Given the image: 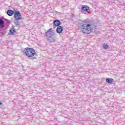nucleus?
Segmentation results:
<instances>
[{
	"mask_svg": "<svg viewBox=\"0 0 125 125\" xmlns=\"http://www.w3.org/2000/svg\"><path fill=\"white\" fill-rule=\"evenodd\" d=\"M80 27H83L81 28V31L83 34H90L92 32V25L89 23H87L85 21H82L79 23Z\"/></svg>",
	"mask_w": 125,
	"mask_h": 125,
	"instance_id": "obj_1",
	"label": "nucleus"
},
{
	"mask_svg": "<svg viewBox=\"0 0 125 125\" xmlns=\"http://www.w3.org/2000/svg\"><path fill=\"white\" fill-rule=\"evenodd\" d=\"M46 39L51 42H54L55 39V33L52 32V28H50L45 33Z\"/></svg>",
	"mask_w": 125,
	"mask_h": 125,
	"instance_id": "obj_2",
	"label": "nucleus"
},
{
	"mask_svg": "<svg viewBox=\"0 0 125 125\" xmlns=\"http://www.w3.org/2000/svg\"><path fill=\"white\" fill-rule=\"evenodd\" d=\"M24 51L26 56L30 58L35 56V55H36V51L33 48H25Z\"/></svg>",
	"mask_w": 125,
	"mask_h": 125,
	"instance_id": "obj_3",
	"label": "nucleus"
},
{
	"mask_svg": "<svg viewBox=\"0 0 125 125\" xmlns=\"http://www.w3.org/2000/svg\"><path fill=\"white\" fill-rule=\"evenodd\" d=\"M14 18H15L16 20H21V19L22 18V15H21V13H20L19 11H14Z\"/></svg>",
	"mask_w": 125,
	"mask_h": 125,
	"instance_id": "obj_4",
	"label": "nucleus"
},
{
	"mask_svg": "<svg viewBox=\"0 0 125 125\" xmlns=\"http://www.w3.org/2000/svg\"><path fill=\"white\" fill-rule=\"evenodd\" d=\"M56 32L58 34H61L63 32V27L62 26H59L57 27Z\"/></svg>",
	"mask_w": 125,
	"mask_h": 125,
	"instance_id": "obj_5",
	"label": "nucleus"
},
{
	"mask_svg": "<svg viewBox=\"0 0 125 125\" xmlns=\"http://www.w3.org/2000/svg\"><path fill=\"white\" fill-rule=\"evenodd\" d=\"M53 24L55 26H59L60 25H61V21L58 20H55L53 21Z\"/></svg>",
	"mask_w": 125,
	"mask_h": 125,
	"instance_id": "obj_6",
	"label": "nucleus"
},
{
	"mask_svg": "<svg viewBox=\"0 0 125 125\" xmlns=\"http://www.w3.org/2000/svg\"><path fill=\"white\" fill-rule=\"evenodd\" d=\"M4 27V21L2 20V19H0V29H3Z\"/></svg>",
	"mask_w": 125,
	"mask_h": 125,
	"instance_id": "obj_7",
	"label": "nucleus"
},
{
	"mask_svg": "<svg viewBox=\"0 0 125 125\" xmlns=\"http://www.w3.org/2000/svg\"><path fill=\"white\" fill-rule=\"evenodd\" d=\"M16 32V30L14 28H11L9 30L10 35L11 36L14 35V33Z\"/></svg>",
	"mask_w": 125,
	"mask_h": 125,
	"instance_id": "obj_8",
	"label": "nucleus"
},
{
	"mask_svg": "<svg viewBox=\"0 0 125 125\" xmlns=\"http://www.w3.org/2000/svg\"><path fill=\"white\" fill-rule=\"evenodd\" d=\"M7 14H8V16H12L14 14V11L12 10H8L7 11Z\"/></svg>",
	"mask_w": 125,
	"mask_h": 125,
	"instance_id": "obj_9",
	"label": "nucleus"
},
{
	"mask_svg": "<svg viewBox=\"0 0 125 125\" xmlns=\"http://www.w3.org/2000/svg\"><path fill=\"white\" fill-rule=\"evenodd\" d=\"M89 9V7L86 5L83 6L82 7V11H87Z\"/></svg>",
	"mask_w": 125,
	"mask_h": 125,
	"instance_id": "obj_10",
	"label": "nucleus"
},
{
	"mask_svg": "<svg viewBox=\"0 0 125 125\" xmlns=\"http://www.w3.org/2000/svg\"><path fill=\"white\" fill-rule=\"evenodd\" d=\"M106 82L107 83H113L114 82V79L112 78H106Z\"/></svg>",
	"mask_w": 125,
	"mask_h": 125,
	"instance_id": "obj_11",
	"label": "nucleus"
},
{
	"mask_svg": "<svg viewBox=\"0 0 125 125\" xmlns=\"http://www.w3.org/2000/svg\"><path fill=\"white\" fill-rule=\"evenodd\" d=\"M103 47H104V48L105 49H107V48H108V47H109V46H108V44H104Z\"/></svg>",
	"mask_w": 125,
	"mask_h": 125,
	"instance_id": "obj_12",
	"label": "nucleus"
},
{
	"mask_svg": "<svg viewBox=\"0 0 125 125\" xmlns=\"http://www.w3.org/2000/svg\"><path fill=\"white\" fill-rule=\"evenodd\" d=\"M15 24H16V25H19V24L20 23H19V21H15Z\"/></svg>",
	"mask_w": 125,
	"mask_h": 125,
	"instance_id": "obj_13",
	"label": "nucleus"
},
{
	"mask_svg": "<svg viewBox=\"0 0 125 125\" xmlns=\"http://www.w3.org/2000/svg\"><path fill=\"white\" fill-rule=\"evenodd\" d=\"M0 106H2V103L0 102Z\"/></svg>",
	"mask_w": 125,
	"mask_h": 125,
	"instance_id": "obj_14",
	"label": "nucleus"
},
{
	"mask_svg": "<svg viewBox=\"0 0 125 125\" xmlns=\"http://www.w3.org/2000/svg\"><path fill=\"white\" fill-rule=\"evenodd\" d=\"M35 58H35L34 57H32V58H31V59H32V60H34V59H35Z\"/></svg>",
	"mask_w": 125,
	"mask_h": 125,
	"instance_id": "obj_15",
	"label": "nucleus"
}]
</instances>
